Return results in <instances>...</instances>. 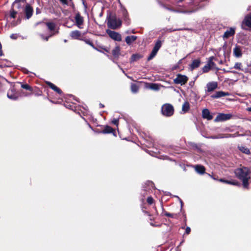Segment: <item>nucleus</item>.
I'll use <instances>...</instances> for the list:
<instances>
[{"label":"nucleus","mask_w":251,"mask_h":251,"mask_svg":"<svg viewBox=\"0 0 251 251\" xmlns=\"http://www.w3.org/2000/svg\"><path fill=\"white\" fill-rule=\"evenodd\" d=\"M234 173L238 178L242 180L244 186L246 188L247 187L248 180L251 178L250 169L247 167L238 168L234 171Z\"/></svg>","instance_id":"obj_1"},{"label":"nucleus","mask_w":251,"mask_h":251,"mask_svg":"<svg viewBox=\"0 0 251 251\" xmlns=\"http://www.w3.org/2000/svg\"><path fill=\"white\" fill-rule=\"evenodd\" d=\"M107 25L111 28L115 29L121 26V21L115 17H111L108 20Z\"/></svg>","instance_id":"obj_2"},{"label":"nucleus","mask_w":251,"mask_h":251,"mask_svg":"<svg viewBox=\"0 0 251 251\" xmlns=\"http://www.w3.org/2000/svg\"><path fill=\"white\" fill-rule=\"evenodd\" d=\"M162 112L164 115L170 116L174 113L173 107L169 104H164L162 107Z\"/></svg>","instance_id":"obj_3"},{"label":"nucleus","mask_w":251,"mask_h":251,"mask_svg":"<svg viewBox=\"0 0 251 251\" xmlns=\"http://www.w3.org/2000/svg\"><path fill=\"white\" fill-rule=\"evenodd\" d=\"M106 33L111 38L115 41H120L122 40L121 35L118 32L108 29Z\"/></svg>","instance_id":"obj_4"},{"label":"nucleus","mask_w":251,"mask_h":251,"mask_svg":"<svg viewBox=\"0 0 251 251\" xmlns=\"http://www.w3.org/2000/svg\"><path fill=\"white\" fill-rule=\"evenodd\" d=\"M232 117V115L230 114H219L216 117L215 121L216 122L224 121L228 119H230Z\"/></svg>","instance_id":"obj_5"},{"label":"nucleus","mask_w":251,"mask_h":251,"mask_svg":"<svg viewBox=\"0 0 251 251\" xmlns=\"http://www.w3.org/2000/svg\"><path fill=\"white\" fill-rule=\"evenodd\" d=\"M188 80V78L185 75H178L175 79V82L176 84H184Z\"/></svg>","instance_id":"obj_6"},{"label":"nucleus","mask_w":251,"mask_h":251,"mask_svg":"<svg viewBox=\"0 0 251 251\" xmlns=\"http://www.w3.org/2000/svg\"><path fill=\"white\" fill-rule=\"evenodd\" d=\"M218 87V84L216 82L212 81L208 83L206 85L207 92H212L216 89Z\"/></svg>","instance_id":"obj_7"},{"label":"nucleus","mask_w":251,"mask_h":251,"mask_svg":"<svg viewBox=\"0 0 251 251\" xmlns=\"http://www.w3.org/2000/svg\"><path fill=\"white\" fill-rule=\"evenodd\" d=\"M25 11L27 19L30 18L32 15L33 9L29 4L26 5Z\"/></svg>","instance_id":"obj_8"},{"label":"nucleus","mask_w":251,"mask_h":251,"mask_svg":"<svg viewBox=\"0 0 251 251\" xmlns=\"http://www.w3.org/2000/svg\"><path fill=\"white\" fill-rule=\"evenodd\" d=\"M75 20L76 24V25L79 28H80V25H81L83 23V18L79 13H77L75 17Z\"/></svg>","instance_id":"obj_9"},{"label":"nucleus","mask_w":251,"mask_h":251,"mask_svg":"<svg viewBox=\"0 0 251 251\" xmlns=\"http://www.w3.org/2000/svg\"><path fill=\"white\" fill-rule=\"evenodd\" d=\"M234 33L235 28L231 27L224 33L223 38L227 39L230 36H233L234 34Z\"/></svg>","instance_id":"obj_10"},{"label":"nucleus","mask_w":251,"mask_h":251,"mask_svg":"<svg viewBox=\"0 0 251 251\" xmlns=\"http://www.w3.org/2000/svg\"><path fill=\"white\" fill-rule=\"evenodd\" d=\"M229 93L227 92H224L223 91H218L216 92L215 94L212 95L211 97L213 98H219L222 97H225L226 96H228Z\"/></svg>","instance_id":"obj_11"},{"label":"nucleus","mask_w":251,"mask_h":251,"mask_svg":"<svg viewBox=\"0 0 251 251\" xmlns=\"http://www.w3.org/2000/svg\"><path fill=\"white\" fill-rule=\"evenodd\" d=\"M233 54L237 57H239L241 56V50L239 46H235V47L233 49Z\"/></svg>","instance_id":"obj_12"},{"label":"nucleus","mask_w":251,"mask_h":251,"mask_svg":"<svg viewBox=\"0 0 251 251\" xmlns=\"http://www.w3.org/2000/svg\"><path fill=\"white\" fill-rule=\"evenodd\" d=\"M202 116L204 118L207 120H211L212 116L210 115L209 111L207 109H205L202 110Z\"/></svg>","instance_id":"obj_13"},{"label":"nucleus","mask_w":251,"mask_h":251,"mask_svg":"<svg viewBox=\"0 0 251 251\" xmlns=\"http://www.w3.org/2000/svg\"><path fill=\"white\" fill-rule=\"evenodd\" d=\"M243 24L251 28V15H249L245 17Z\"/></svg>","instance_id":"obj_14"},{"label":"nucleus","mask_w":251,"mask_h":251,"mask_svg":"<svg viewBox=\"0 0 251 251\" xmlns=\"http://www.w3.org/2000/svg\"><path fill=\"white\" fill-rule=\"evenodd\" d=\"M71 37L75 39H78L81 36L80 32L78 30L73 31L70 33Z\"/></svg>","instance_id":"obj_15"},{"label":"nucleus","mask_w":251,"mask_h":251,"mask_svg":"<svg viewBox=\"0 0 251 251\" xmlns=\"http://www.w3.org/2000/svg\"><path fill=\"white\" fill-rule=\"evenodd\" d=\"M196 171L201 174H203L205 172V168L202 165H197L195 167Z\"/></svg>","instance_id":"obj_16"},{"label":"nucleus","mask_w":251,"mask_h":251,"mask_svg":"<svg viewBox=\"0 0 251 251\" xmlns=\"http://www.w3.org/2000/svg\"><path fill=\"white\" fill-rule=\"evenodd\" d=\"M137 39L135 36H127L126 38V42L128 45H130L132 43L135 41Z\"/></svg>","instance_id":"obj_17"},{"label":"nucleus","mask_w":251,"mask_h":251,"mask_svg":"<svg viewBox=\"0 0 251 251\" xmlns=\"http://www.w3.org/2000/svg\"><path fill=\"white\" fill-rule=\"evenodd\" d=\"M200 65V60L199 59H195L193 60L192 63L190 67L191 70H193L196 68H198Z\"/></svg>","instance_id":"obj_18"},{"label":"nucleus","mask_w":251,"mask_h":251,"mask_svg":"<svg viewBox=\"0 0 251 251\" xmlns=\"http://www.w3.org/2000/svg\"><path fill=\"white\" fill-rule=\"evenodd\" d=\"M47 84L50 88H51L54 91H56L59 94L61 93V91L52 83L50 82H47Z\"/></svg>","instance_id":"obj_19"},{"label":"nucleus","mask_w":251,"mask_h":251,"mask_svg":"<svg viewBox=\"0 0 251 251\" xmlns=\"http://www.w3.org/2000/svg\"><path fill=\"white\" fill-rule=\"evenodd\" d=\"M112 54L115 57H118L120 54V48L119 46L116 47L112 50Z\"/></svg>","instance_id":"obj_20"},{"label":"nucleus","mask_w":251,"mask_h":251,"mask_svg":"<svg viewBox=\"0 0 251 251\" xmlns=\"http://www.w3.org/2000/svg\"><path fill=\"white\" fill-rule=\"evenodd\" d=\"M219 180L220 182H224V183L228 184H231V185H237L238 184V183L235 180H231V181L226 180H225L222 178L220 179Z\"/></svg>","instance_id":"obj_21"},{"label":"nucleus","mask_w":251,"mask_h":251,"mask_svg":"<svg viewBox=\"0 0 251 251\" xmlns=\"http://www.w3.org/2000/svg\"><path fill=\"white\" fill-rule=\"evenodd\" d=\"M142 57V56L139 54H134L130 58V61L134 62L139 60Z\"/></svg>","instance_id":"obj_22"},{"label":"nucleus","mask_w":251,"mask_h":251,"mask_svg":"<svg viewBox=\"0 0 251 251\" xmlns=\"http://www.w3.org/2000/svg\"><path fill=\"white\" fill-rule=\"evenodd\" d=\"M214 56H211L209 58L208 63L207 64H208L211 68H214L215 66V64L214 62H213V60L214 59Z\"/></svg>","instance_id":"obj_23"},{"label":"nucleus","mask_w":251,"mask_h":251,"mask_svg":"<svg viewBox=\"0 0 251 251\" xmlns=\"http://www.w3.org/2000/svg\"><path fill=\"white\" fill-rule=\"evenodd\" d=\"M160 85L157 84L152 83L149 86V88L153 90L157 91L159 89Z\"/></svg>","instance_id":"obj_24"},{"label":"nucleus","mask_w":251,"mask_h":251,"mask_svg":"<svg viewBox=\"0 0 251 251\" xmlns=\"http://www.w3.org/2000/svg\"><path fill=\"white\" fill-rule=\"evenodd\" d=\"M158 51V50H157L156 49H154L153 48L151 54L150 55V56H149V57L148 58V60H150L152 59L156 55Z\"/></svg>","instance_id":"obj_25"},{"label":"nucleus","mask_w":251,"mask_h":251,"mask_svg":"<svg viewBox=\"0 0 251 251\" xmlns=\"http://www.w3.org/2000/svg\"><path fill=\"white\" fill-rule=\"evenodd\" d=\"M158 51V50H157L156 49H154L153 48L151 54L150 55V56H149V57L148 58V60H150L152 59L156 55Z\"/></svg>","instance_id":"obj_26"},{"label":"nucleus","mask_w":251,"mask_h":251,"mask_svg":"<svg viewBox=\"0 0 251 251\" xmlns=\"http://www.w3.org/2000/svg\"><path fill=\"white\" fill-rule=\"evenodd\" d=\"M189 109V104L188 102H185L182 107V110L184 112H186Z\"/></svg>","instance_id":"obj_27"},{"label":"nucleus","mask_w":251,"mask_h":251,"mask_svg":"<svg viewBox=\"0 0 251 251\" xmlns=\"http://www.w3.org/2000/svg\"><path fill=\"white\" fill-rule=\"evenodd\" d=\"M239 149L240 151H241L242 152H243L246 154H248L250 153L249 150L245 147L240 146V147H239Z\"/></svg>","instance_id":"obj_28"},{"label":"nucleus","mask_w":251,"mask_h":251,"mask_svg":"<svg viewBox=\"0 0 251 251\" xmlns=\"http://www.w3.org/2000/svg\"><path fill=\"white\" fill-rule=\"evenodd\" d=\"M131 90L133 93H137L138 91V87L135 84H132L131 85Z\"/></svg>","instance_id":"obj_29"},{"label":"nucleus","mask_w":251,"mask_h":251,"mask_svg":"<svg viewBox=\"0 0 251 251\" xmlns=\"http://www.w3.org/2000/svg\"><path fill=\"white\" fill-rule=\"evenodd\" d=\"M46 25L50 30L52 31L54 29V27H55L54 24H53L52 23H47L46 24Z\"/></svg>","instance_id":"obj_30"},{"label":"nucleus","mask_w":251,"mask_h":251,"mask_svg":"<svg viewBox=\"0 0 251 251\" xmlns=\"http://www.w3.org/2000/svg\"><path fill=\"white\" fill-rule=\"evenodd\" d=\"M161 41L160 40H157L153 48L158 50L161 46Z\"/></svg>","instance_id":"obj_31"},{"label":"nucleus","mask_w":251,"mask_h":251,"mask_svg":"<svg viewBox=\"0 0 251 251\" xmlns=\"http://www.w3.org/2000/svg\"><path fill=\"white\" fill-rule=\"evenodd\" d=\"M211 69V68L208 64H206L203 67L202 71L204 73H206L208 72Z\"/></svg>","instance_id":"obj_32"},{"label":"nucleus","mask_w":251,"mask_h":251,"mask_svg":"<svg viewBox=\"0 0 251 251\" xmlns=\"http://www.w3.org/2000/svg\"><path fill=\"white\" fill-rule=\"evenodd\" d=\"M22 87L23 88L26 89V90H30V91L32 90L31 87L30 86H29L28 85H27V84H23L22 85Z\"/></svg>","instance_id":"obj_33"},{"label":"nucleus","mask_w":251,"mask_h":251,"mask_svg":"<svg viewBox=\"0 0 251 251\" xmlns=\"http://www.w3.org/2000/svg\"><path fill=\"white\" fill-rule=\"evenodd\" d=\"M242 66V64L241 63H236L235 64L234 68L236 69L241 70V67Z\"/></svg>","instance_id":"obj_34"},{"label":"nucleus","mask_w":251,"mask_h":251,"mask_svg":"<svg viewBox=\"0 0 251 251\" xmlns=\"http://www.w3.org/2000/svg\"><path fill=\"white\" fill-rule=\"evenodd\" d=\"M24 0H15L13 4V6H17V4H18V2L20 3L21 2H24Z\"/></svg>","instance_id":"obj_35"},{"label":"nucleus","mask_w":251,"mask_h":251,"mask_svg":"<svg viewBox=\"0 0 251 251\" xmlns=\"http://www.w3.org/2000/svg\"><path fill=\"white\" fill-rule=\"evenodd\" d=\"M17 14V12L15 11L14 9L13 10L11 11V13H10V16L13 18H14L15 17V15L16 14Z\"/></svg>","instance_id":"obj_36"},{"label":"nucleus","mask_w":251,"mask_h":251,"mask_svg":"<svg viewBox=\"0 0 251 251\" xmlns=\"http://www.w3.org/2000/svg\"><path fill=\"white\" fill-rule=\"evenodd\" d=\"M153 199L151 198V197H148V199H147V202L151 204L153 203Z\"/></svg>","instance_id":"obj_37"},{"label":"nucleus","mask_w":251,"mask_h":251,"mask_svg":"<svg viewBox=\"0 0 251 251\" xmlns=\"http://www.w3.org/2000/svg\"><path fill=\"white\" fill-rule=\"evenodd\" d=\"M112 128H111L109 126H107L105 129V132L106 133H109L112 131Z\"/></svg>","instance_id":"obj_38"},{"label":"nucleus","mask_w":251,"mask_h":251,"mask_svg":"<svg viewBox=\"0 0 251 251\" xmlns=\"http://www.w3.org/2000/svg\"><path fill=\"white\" fill-rule=\"evenodd\" d=\"M52 36V35H50V36H47V37H45V38L43 34H41V35H40L41 37L43 39H45L46 41H48V39H49V37H50V36Z\"/></svg>","instance_id":"obj_39"},{"label":"nucleus","mask_w":251,"mask_h":251,"mask_svg":"<svg viewBox=\"0 0 251 251\" xmlns=\"http://www.w3.org/2000/svg\"><path fill=\"white\" fill-rule=\"evenodd\" d=\"M18 37V35L16 34H12L10 36V38L12 39H16Z\"/></svg>","instance_id":"obj_40"},{"label":"nucleus","mask_w":251,"mask_h":251,"mask_svg":"<svg viewBox=\"0 0 251 251\" xmlns=\"http://www.w3.org/2000/svg\"><path fill=\"white\" fill-rule=\"evenodd\" d=\"M118 122H119L118 119H114L113 120H112V123L113 124H114V125H115L117 126V125H118Z\"/></svg>","instance_id":"obj_41"},{"label":"nucleus","mask_w":251,"mask_h":251,"mask_svg":"<svg viewBox=\"0 0 251 251\" xmlns=\"http://www.w3.org/2000/svg\"><path fill=\"white\" fill-rule=\"evenodd\" d=\"M7 97L9 99H13V100H15V99H16L17 98V97H16V96H12L11 95H10L9 93L7 94Z\"/></svg>","instance_id":"obj_42"},{"label":"nucleus","mask_w":251,"mask_h":251,"mask_svg":"<svg viewBox=\"0 0 251 251\" xmlns=\"http://www.w3.org/2000/svg\"><path fill=\"white\" fill-rule=\"evenodd\" d=\"M191 231V228L189 227H187L185 230V233L187 234H189Z\"/></svg>","instance_id":"obj_43"},{"label":"nucleus","mask_w":251,"mask_h":251,"mask_svg":"<svg viewBox=\"0 0 251 251\" xmlns=\"http://www.w3.org/2000/svg\"><path fill=\"white\" fill-rule=\"evenodd\" d=\"M21 7V4H20V3H19V2H18V4H17V6H13V9H14V8H17L19 9V8H20Z\"/></svg>","instance_id":"obj_44"},{"label":"nucleus","mask_w":251,"mask_h":251,"mask_svg":"<svg viewBox=\"0 0 251 251\" xmlns=\"http://www.w3.org/2000/svg\"><path fill=\"white\" fill-rule=\"evenodd\" d=\"M60 1L64 4H67V0H60Z\"/></svg>","instance_id":"obj_45"},{"label":"nucleus","mask_w":251,"mask_h":251,"mask_svg":"<svg viewBox=\"0 0 251 251\" xmlns=\"http://www.w3.org/2000/svg\"><path fill=\"white\" fill-rule=\"evenodd\" d=\"M165 215L167 216H168V217H172V215L171 214V213H166L165 214Z\"/></svg>","instance_id":"obj_46"},{"label":"nucleus","mask_w":251,"mask_h":251,"mask_svg":"<svg viewBox=\"0 0 251 251\" xmlns=\"http://www.w3.org/2000/svg\"><path fill=\"white\" fill-rule=\"evenodd\" d=\"M2 55V51L1 50V46H0V56Z\"/></svg>","instance_id":"obj_47"},{"label":"nucleus","mask_w":251,"mask_h":251,"mask_svg":"<svg viewBox=\"0 0 251 251\" xmlns=\"http://www.w3.org/2000/svg\"><path fill=\"white\" fill-rule=\"evenodd\" d=\"M247 110H248L249 111H251V107H249V108H248Z\"/></svg>","instance_id":"obj_48"},{"label":"nucleus","mask_w":251,"mask_h":251,"mask_svg":"<svg viewBox=\"0 0 251 251\" xmlns=\"http://www.w3.org/2000/svg\"><path fill=\"white\" fill-rule=\"evenodd\" d=\"M225 72H229V71H225Z\"/></svg>","instance_id":"obj_49"},{"label":"nucleus","mask_w":251,"mask_h":251,"mask_svg":"<svg viewBox=\"0 0 251 251\" xmlns=\"http://www.w3.org/2000/svg\"><path fill=\"white\" fill-rule=\"evenodd\" d=\"M214 179H216V178L212 177Z\"/></svg>","instance_id":"obj_50"}]
</instances>
